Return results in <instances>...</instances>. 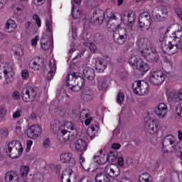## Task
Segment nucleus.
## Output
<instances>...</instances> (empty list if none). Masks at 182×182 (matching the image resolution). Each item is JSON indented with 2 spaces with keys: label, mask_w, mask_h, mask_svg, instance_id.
I'll return each instance as SVG.
<instances>
[{
  "label": "nucleus",
  "mask_w": 182,
  "mask_h": 182,
  "mask_svg": "<svg viewBox=\"0 0 182 182\" xmlns=\"http://www.w3.org/2000/svg\"><path fill=\"white\" fill-rule=\"evenodd\" d=\"M67 127L70 129L71 131H68L66 129L59 130L57 134V139L60 143H68V141H73L77 136V128L76 125L73 124L72 122H68L66 124Z\"/></svg>",
  "instance_id": "1"
},
{
  "label": "nucleus",
  "mask_w": 182,
  "mask_h": 182,
  "mask_svg": "<svg viewBox=\"0 0 182 182\" xmlns=\"http://www.w3.org/2000/svg\"><path fill=\"white\" fill-rule=\"evenodd\" d=\"M22 153H23V148L18 140H14L8 144L6 154L11 159H19Z\"/></svg>",
  "instance_id": "2"
},
{
  "label": "nucleus",
  "mask_w": 182,
  "mask_h": 182,
  "mask_svg": "<svg viewBox=\"0 0 182 182\" xmlns=\"http://www.w3.org/2000/svg\"><path fill=\"white\" fill-rule=\"evenodd\" d=\"M163 150L166 153H168V150H175L180 153V159H182L181 147L178 144H176V138L173 135H168L162 140Z\"/></svg>",
  "instance_id": "3"
},
{
  "label": "nucleus",
  "mask_w": 182,
  "mask_h": 182,
  "mask_svg": "<svg viewBox=\"0 0 182 182\" xmlns=\"http://www.w3.org/2000/svg\"><path fill=\"white\" fill-rule=\"evenodd\" d=\"M46 32L48 35L44 33L41 38V45L43 50H48L50 48V40L53 41V33L52 31V24L49 20L46 21Z\"/></svg>",
  "instance_id": "4"
},
{
  "label": "nucleus",
  "mask_w": 182,
  "mask_h": 182,
  "mask_svg": "<svg viewBox=\"0 0 182 182\" xmlns=\"http://www.w3.org/2000/svg\"><path fill=\"white\" fill-rule=\"evenodd\" d=\"M129 63L132 66L133 69H136L138 72L146 73L150 69L149 64L143 62V60L140 58H137L136 55H133L129 58Z\"/></svg>",
  "instance_id": "5"
},
{
  "label": "nucleus",
  "mask_w": 182,
  "mask_h": 182,
  "mask_svg": "<svg viewBox=\"0 0 182 182\" xmlns=\"http://www.w3.org/2000/svg\"><path fill=\"white\" fill-rule=\"evenodd\" d=\"M132 89L135 95L139 96H146L149 93V83L146 81L137 80L132 85Z\"/></svg>",
  "instance_id": "6"
},
{
  "label": "nucleus",
  "mask_w": 182,
  "mask_h": 182,
  "mask_svg": "<svg viewBox=\"0 0 182 182\" xmlns=\"http://www.w3.org/2000/svg\"><path fill=\"white\" fill-rule=\"evenodd\" d=\"M139 26L143 32H147L151 26V16L149 12L141 13L138 18Z\"/></svg>",
  "instance_id": "7"
},
{
  "label": "nucleus",
  "mask_w": 182,
  "mask_h": 182,
  "mask_svg": "<svg viewBox=\"0 0 182 182\" xmlns=\"http://www.w3.org/2000/svg\"><path fill=\"white\" fill-rule=\"evenodd\" d=\"M178 45L176 44L175 41H167L164 39L161 41L162 52L166 55H174L177 53V48Z\"/></svg>",
  "instance_id": "8"
},
{
  "label": "nucleus",
  "mask_w": 182,
  "mask_h": 182,
  "mask_svg": "<svg viewBox=\"0 0 182 182\" xmlns=\"http://www.w3.org/2000/svg\"><path fill=\"white\" fill-rule=\"evenodd\" d=\"M38 91L31 86L23 88L21 91V97L23 102H31L36 99Z\"/></svg>",
  "instance_id": "9"
},
{
  "label": "nucleus",
  "mask_w": 182,
  "mask_h": 182,
  "mask_svg": "<svg viewBox=\"0 0 182 182\" xmlns=\"http://www.w3.org/2000/svg\"><path fill=\"white\" fill-rule=\"evenodd\" d=\"M141 55L150 63H159V60H160V56L157 53V50L153 48L143 51Z\"/></svg>",
  "instance_id": "10"
},
{
  "label": "nucleus",
  "mask_w": 182,
  "mask_h": 182,
  "mask_svg": "<svg viewBox=\"0 0 182 182\" xmlns=\"http://www.w3.org/2000/svg\"><path fill=\"white\" fill-rule=\"evenodd\" d=\"M166 80V75L160 70L154 71L149 75V82L151 85L159 86Z\"/></svg>",
  "instance_id": "11"
},
{
  "label": "nucleus",
  "mask_w": 182,
  "mask_h": 182,
  "mask_svg": "<svg viewBox=\"0 0 182 182\" xmlns=\"http://www.w3.org/2000/svg\"><path fill=\"white\" fill-rule=\"evenodd\" d=\"M114 41L117 45H124L127 39V31L126 28H119L117 33H114Z\"/></svg>",
  "instance_id": "12"
},
{
  "label": "nucleus",
  "mask_w": 182,
  "mask_h": 182,
  "mask_svg": "<svg viewBox=\"0 0 182 182\" xmlns=\"http://www.w3.org/2000/svg\"><path fill=\"white\" fill-rule=\"evenodd\" d=\"M136 43L141 54L143 53V52H146V50H150L153 48V43H151V41H150L149 38H139Z\"/></svg>",
  "instance_id": "13"
},
{
  "label": "nucleus",
  "mask_w": 182,
  "mask_h": 182,
  "mask_svg": "<svg viewBox=\"0 0 182 182\" xmlns=\"http://www.w3.org/2000/svg\"><path fill=\"white\" fill-rule=\"evenodd\" d=\"M144 129L149 134H155L160 130V125L157 121L149 119L145 122Z\"/></svg>",
  "instance_id": "14"
},
{
  "label": "nucleus",
  "mask_w": 182,
  "mask_h": 182,
  "mask_svg": "<svg viewBox=\"0 0 182 182\" xmlns=\"http://www.w3.org/2000/svg\"><path fill=\"white\" fill-rule=\"evenodd\" d=\"M104 19L105 11L101 9L95 10L91 16V22L96 26L102 25L103 23Z\"/></svg>",
  "instance_id": "15"
},
{
  "label": "nucleus",
  "mask_w": 182,
  "mask_h": 182,
  "mask_svg": "<svg viewBox=\"0 0 182 182\" xmlns=\"http://www.w3.org/2000/svg\"><path fill=\"white\" fill-rule=\"evenodd\" d=\"M42 134V127L38 124L32 125L28 130L27 136L30 139H38Z\"/></svg>",
  "instance_id": "16"
},
{
  "label": "nucleus",
  "mask_w": 182,
  "mask_h": 182,
  "mask_svg": "<svg viewBox=\"0 0 182 182\" xmlns=\"http://www.w3.org/2000/svg\"><path fill=\"white\" fill-rule=\"evenodd\" d=\"M117 19V17L116 16V15L113 14L111 16L107 24L108 29L109 31H112V32H114V33H117V31H119V29H124V28H122L120 26V24L116 23Z\"/></svg>",
  "instance_id": "17"
},
{
  "label": "nucleus",
  "mask_w": 182,
  "mask_h": 182,
  "mask_svg": "<svg viewBox=\"0 0 182 182\" xmlns=\"http://www.w3.org/2000/svg\"><path fill=\"white\" fill-rule=\"evenodd\" d=\"M168 112V111L167 110V105L163 102L159 104L154 111V113L159 119H164V117L167 116Z\"/></svg>",
  "instance_id": "18"
},
{
  "label": "nucleus",
  "mask_w": 182,
  "mask_h": 182,
  "mask_svg": "<svg viewBox=\"0 0 182 182\" xmlns=\"http://www.w3.org/2000/svg\"><path fill=\"white\" fill-rule=\"evenodd\" d=\"M60 161L62 163H68L70 167L76 164V161L73 159V155L71 153H64L61 154L60 156Z\"/></svg>",
  "instance_id": "19"
},
{
  "label": "nucleus",
  "mask_w": 182,
  "mask_h": 182,
  "mask_svg": "<svg viewBox=\"0 0 182 182\" xmlns=\"http://www.w3.org/2000/svg\"><path fill=\"white\" fill-rule=\"evenodd\" d=\"M62 182H73V170L70 168H65L61 176Z\"/></svg>",
  "instance_id": "20"
},
{
  "label": "nucleus",
  "mask_w": 182,
  "mask_h": 182,
  "mask_svg": "<svg viewBox=\"0 0 182 182\" xmlns=\"http://www.w3.org/2000/svg\"><path fill=\"white\" fill-rule=\"evenodd\" d=\"M106 68H107V60L103 58H98L95 64L96 70L102 73L106 70Z\"/></svg>",
  "instance_id": "21"
},
{
  "label": "nucleus",
  "mask_w": 182,
  "mask_h": 182,
  "mask_svg": "<svg viewBox=\"0 0 182 182\" xmlns=\"http://www.w3.org/2000/svg\"><path fill=\"white\" fill-rule=\"evenodd\" d=\"M19 176L15 171H9L5 175L6 182H19Z\"/></svg>",
  "instance_id": "22"
},
{
  "label": "nucleus",
  "mask_w": 182,
  "mask_h": 182,
  "mask_svg": "<svg viewBox=\"0 0 182 182\" xmlns=\"http://www.w3.org/2000/svg\"><path fill=\"white\" fill-rule=\"evenodd\" d=\"M89 114H90V111H89V109H82L80 114V120L81 122L85 120V126H89L90 124V122L92 120V117H89Z\"/></svg>",
  "instance_id": "23"
},
{
  "label": "nucleus",
  "mask_w": 182,
  "mask_h": 182,
  "mask_svg": "<svg viewBox=\"0 0 182 182\" xmlns=\"http://www.w3.org/2000/svg\"><path fill=\"white\" fill-rule=\"evenodd\" d=\"M116 170H117V166L114 164H109L105 168V173H107V176H109V177H117L118 174L116 173Z\"/></svg>",
  "instance_id": "24"
},
{
  "label": "nucleus",
  "mask_w": 182,
  "mask_h": 182,
  "mask_svg": "<svg viewBox=\"0 0 182 182\" xmlns=\"http://www.w3.org/2000/svg\"><path fill=\"white\" fill-rule=\"evenodd\" d=\"M132 14L130 12H127L123 15L122 19H123L124 22L128 25V26H133V23H134V16H132Z\"/></svg>",
  "instance_id": "25"
},
{
  "label": "nucleus",
  "mask_w": 182,
  "mask_h": 182,
  "mask_svg": "<svg viewBox=\"0 0 182 182\" xmlns=\"http://www.w3.org/2000/svg\"><path fill=\"white\" fill-rule=\"evenodd\" d=\"M44 64L43 59L42 58H38L36 59L32 63H30L29 67L31 69H33V70H39L41 68H43Z\"/></svg>",
  "instance_id": "26"
},
{
  "label": "nucleus",
  "mask_w": 182,
  "mask_h": 182,
  "mask_svg": "<svg viewBox=\"0 0 182 182\" xmlns=\"http://www.w3.org/2000/svg\"><path fill=\"white\" fill-rule=\"evenodd\" d=\"M83 75L88 80H95V70L90 67H86L83 70Z\"/></svg>",
  "instance_id": "27"
},
{
  "label": "nucleus",
  "mask_w": 182,
  "mask_h": 182,
  "mask_svg": "<svg viewBox=\"0 0 182 182\" xmlns=\"http://www.w3.org/2000/svg\"><path fill=\"white\" fill-rule=\"evenodd\" d=\"M66 86L70 89L73 86L76 85V73H73V74H68L67 75V81H66Z\"/></svg>",
  "instance_id": "28"
},
{
  "label": "nucleus",
  "mask_w": 182,
  "mask_h": 182,
  "mask_svg": "<svg viewBox=\"0 0 182 182\" xmlns=\"http://www.w3.org/2000/svg\"><path fill=\"white\" fill-rule=\"evenodd\" d=\"M87 144L82 139H79L75 142V149L77 151H86Z\"/></svg>",
  "instance_id": "29"
},
{
  "label": "nucleus",
  "mask_w": 182,
  "mask_h": 182,
  "mask_svg": "<svg viewBox=\"0 0 182 182\" xmlns=\"http://www.w3.org/2000/svg\"><path fill=\"white\" fill-rule=\"evenodd\" d=\"M96 182H110V176L105 172L99 173L95 176Z\"/></svg>",
  "instance_id": "30"
},
{
  "label": "nucleus",
  "mask_w": 182,
  "mask_h": 182,
  "mask_svg": "<svg viewBox=\"0 0 182 182\" xmlns=\"http://www.w3.org/2000/svg\"><path fill=\"white\" fill-rule=\"evenodd\" d=\"M5 29L9 33L15 32V29H16V23L12 19H9L5 25Z\"/></svg>",
  "instance_id": "31"
},
{
  "label": "nucleus",
  "mask_w": 182,
  "mask_h": 182,
  "mask_svg": "<svg viewBox=\"0 0 182 182\" xmlns=\"http://www.w3.org/2000/svg\"><path fill=\"white\" fill-rule=\"evenodd\" d=\"M171 99L173 102H181L182 100V90L177 92V91H172L169 95Z\"/></svg>",
  "instance_id": "32"
},
{
  "label": "nucleus",
  "mask_w": 182,
  "mask_h": 182,
  "mask_svg": "<svg viewBox=\"0 0 182 182\" xmlns=\"http://www.w3.org/2000/svg\"><path fill=\"white\" fill-rule=\"evenodd\" d=\"M105 157L107 159V162L114 163V161L117 160V157H119V154L117 151H110L109 154H105Z\"/></svg>",
  "instance_id": "33"
},
{
  "label": "nucleus",
  "mask_w": 182,
  "mask_h": 182,
  "mask_svg": "<svg viewBox=\"0 0 182 182\" xmlns=\"http://www.w3.org/2000/svg\"><path fill=\"white\" fill-rule=\"evenodd\" d=\"M95 163L97 164H106L107 163V159L106 158V154L100 155V156H93Z\"/></svg>",
  "instance_id": "34"
},
{
  "label": "nucleus",
  "mask_w": 182,
  "mask_h": 182,
  "mask_svg": "<svg viewBox=\"0 0 182 182\" xmlns=\"http://www.w3.org/2000/svg\"><path fill=\"white\" fill-rule=\"evenodd\" d=\"M12 72H14V68L11 64H4L3 67V73L4 76H10L12 77Z\"/></svg>",
  "instance_id": "35"
},
{
  "label": "nucleus",
  "mask_w": 182,
  "mask_h": 182,
  "mask_svg": "<svg viewBox=\"0 0 182 182\" xmlns=\"http://www.w3.org/2000/svg\"><path fill=\"white\" fill-rule=\"evenodd\" d=\"M98 130L99 127L97 126L91 125V127L87 129V134L90 139H93V137H95Z\"/></svg>",
  "instance_id": "36"
},
{
  "label": "nucleus",
  "mask_w": 182,
  "mask_h": 182,
  "mask_svg": "<svg viewBox=\"0 0 182 182\" xmlns=\"http://www.w3.org/2000/svg\"><path fill=\"white\" fill-rule=\"evenodd\" d=\"M75 78L76 85L83 89V86H85V78L79 75L77 73H75Z\"/></svg>",
  "instance_id": "37"
},
{
  "label": "nucleus",
  "mask_w": 182,
  "mask_h": 182,
  "mask_svg": "<svg viewBox=\"0 0 182 182\" xmlns=\"http://www.w3.org/2000/svg\"><path fill=\"white\" fill-rule=\"evenodd\" d=\"M8 136H9V129L6 127H3L0 129V138L2 140H5V139H8Z\"/></svg>",
  "instance_id": "38"
},
{
  "label": "nucleus",
  "mask_w": 182,
  "mask_h": 182,
  "mask_svg": "<svg viewBox=\"0 0 182 182\" xmlns=\"http://www.w3.org/2000/svg\"><path fill=\"white\" fill-rule=\"evenodd\" d=\"M83 43L85 46L90 49L92 53H96V52H97V47H96V45H95V43L87 41H85Z\"/></svg>",
  "instance_id": "39"
},
{
  "label": "nucleus",
  "mask_w": 182,
  "mask_h": 182,
  "mask_svg": "<svg viewBox=\"0 0 182 182\" xmlns=\"http://www.w3.org/2000/svg\"><path fill=\"white\" fill-rule=\"evenodd\" d=\"M174 38H175V40H173V41H175V43H180V42H182V31L178 30L177 31H175Z\"/></svg>",
  "instance_id": "40"
},
{
  "label": "nucleus",
  "mask_w": 182,
  "mask_h": 182,
  "mask_svg": "<svg viewBox=\"0 0 182 182\" xmlns=\"http://www.w3.org/2000/svg\"><path fill=\"white\" fill-rule=\"evenodd\" d=\"M92 39L96 43H103V35L100 33H95L93 35Z\"/></svg>",
  "instance_id": "41"
},
{
  "label": "nucleus",
  "mask_w": 182,
  "mask_h": 182,
  "mask_svg": "<svg viewBox=\"0 0 182 182\" xmlns=\"http://www.w3.org/2000/svg\"><path fill=\"white\" fill-rule=\"evenodd\" d=\"M139 182H150V174L148 173H142L139 177Z\"/></svg>",
  "instance_id": "42"
},
{
  "label": "nucleus",
  "mask_w": 182,
  "mask_h": 182,
  "mask_svg": "<svg viewBox=\"0 0 182 182\" xmlns=\"http://www.w3.org/2000/svg\"><path fill=\"white\" fill-rule=\"evenodd\" d=\"M50 70L48 72V74L46 77V80L50 82V80H52L53 79V76H55V71L56 70V67H50Z\"/></svg>",
  "instance_id": "43"
},
{
  "label": "nucleus",
  "mask_w": 182,
  "mask_h": 182,
  "mask_svg": "<svg viewBox=\"0 0 182 182\" xmlns=\"http://www.w3.org/2000/svg\"><path fill=\"white\" fill-rule=\"evenodd\" d=\"M29 173V166H23L21 168L20 176L21 177H26Z\"/></svg>",
  "instance_id": "44"
},
{
  "label": "nucleus",
  "mask_w": 182,
  "mask_h": 182,
  "mask_svg": "<svg viewBox=\"0 0 182 182\" xmlns=\"http://www.w3.org/2000/svg\"><path fill=\"white\" fill-rule=\"evenodd\" d=\"M16 56H23V48L18 45L17 48L13 50Z\"/></svg>",
  "instance_id": "45"
},
{
  "label": "nucleus",
  "mask_w": 182,
  "mask_h": 182,
  "mask_svg": "<svg viewBox=\"0 0 182 182\" xmlns=\"http://www.w3.org/2000/svg\"><path fill=\"white\" fill-rule=\"evenodd\" d=\"M43 176L42 173H37L34 174L33 178V182H43Z\"/></svg>",
  "instance_id": "46"
},
{
  "label": "nucleus",
  "mask_w": 182,
  "mask_h": 182,
  "mask_svg": "<svg viewBox=\"0 0 182 182\" xmlns=\"http://www.w3.org/2000/svg\"><path fill=\"white\" fill-rule=\"evenodd\" d=\"M154 19L158 22H163V21H166V19H167V17L163 14H160V13H156L154 16Z\"/></svg>",
  "instance_id": "47"
},
{
  "label": "nucleus",
  "mask_w": 182,
  "mask_h": 182,
  "mask_svg": "<svg viewBox=\"0 0 182 182\" xmlns=\"http://www.w3.org/2000/svg\"><path fill=\"white\" fill-rule=\"evenodd\" d=\"M158 14H159V15H163L164 16H168V14L167 12V9L164 6H160L158 9Z\"/></svg>",
  "instance_id": "48"
},
{
  "label": "nucleus",
  "mask_w": 182,
  "mask_h": 182,
  "mask_svg": "<svg viewBox=\"0 0 182 182\" xmlns=\"http://www.w3.org/2000/svg\"><path fill=\"white\" fill-rule=\"evenodd\" d=\"M123 102H124V94L119 92L117 97V103H118V105H122Z\"/></svg>",
  "instance_id": "49"
},
{
  "label": "nucleus",
  "mask_w": 182,
  "mask_h": 182,
  "mask_svg": "<svg viewBox=\"0 0 182 182\" xmlns=\"http://www.w3.org/2000/svg\"><path fill=\"white\" fill-rule=\"evenodd\" d=\"M7 113L8 111L6 110V108L0 106V119H5Z\"/></svg>",
  "instance_id": "50"
},
{
  "label": "nucleus",
  "mask_w": 182,
  "mask_h": 182,
  "mask_svg": "<svg viewBox=\"0 0 182 182\" xmlns=\"http://www.w3.org/2000/svg\"><path fill=\"white\" fill-rule=\"evenodd\" d=\"M109 86L107 84L102 82H98V89L99 90H101L102 92H105Z\"/></svg>",
  "instance_id": "51"
},
{
  "label": "nucleus",
  "mask_w": 182,
  "mask_h": 182,
  "mask_svg": "<svg viewBox=\"0 0 182 182\" xmlns=\"http://www.w3.org/2000/svg\"><path fill=\"white\" fill-rule=\"evenodd\" d=\"M176 112L178 116L182 117V102L179 103L176 107Z\"/></svg>",
  "instance_id": "52"
},
{
  "label": "nucleus",
  "mask_w": 182,
  "mask_h": 182,
  "mask_svg": "<svg viewBox=\"0 0 182 182\" xmlns=\"http://www.w3.org/2000/svg\"><path fill=\"white\" fill-rule=\"evenodd\" d=\"M33 19L36 21V23H37V26L38 28H41V18H39V16L38 14H34L33 16Z\"/></svg>",
  "instance_id": "53"
},
{
  "label": "nucleus",
  "mask_w": 182,
  "mask_h": 182,
  "mask_svg": "<svg viewBox=\"0 0 182 182\" xmlns=\"http://www.w3.org/2000/svg\"><path fill=\"white\" fill-rule=\"evenodd\" d=\"M12 97L14 99V100H19V99H21V94L18 92V90H15L12 93Z\"/></svg>",
  "instance_id": "54"
},
{
  "label": "nucleus",
  "mask_w": 182,
  "mask_h": 182,
  "mask_svg": "<svg viewBox=\"0 0 182 182\" xmlns=\"http://www.w3.org/2000/svg\"><path fill=\"white\" fill-rule=\"evenodd\" d=\"M70 89L73 92H80V90H82V87H80L79 85L75 84V85H73V87H70Z\"/></svg>",
  "instance_id": "55"
},
{
  "label": "nucleus",
  "mask_w": 182,
  "mask_h": 182,
  "mask_svg": "<svg viewBox=\"0 0 182 182\" xmlns=\"http://www.w3.org/2000/svg\"><path fill=\"white\" fill-rule=\"evenodd\" d=\"M32 144H33V141H32L31 140H28L26 142V153H29V151L31 150V147L32 146Z\"/></svg>",
  "instance_id": "56"
},
{
  "label": "nucleus",
  "mask_w": 182,
  "mask_h": 182,
  "mask_svg": "<svg viewBox=\"0 0 182 182\" xmlns=\"http://www.w3.org/2000/svg\"><path fill=\"white\" fill-rule=\"evenodd\" d=\"M43 146L45 149H48V147L50 146V139H49V138L46 139L43 143Z\"/></svg>",
  "instance_id": "57"
},
{
  "label": "nucleus",
  "mask_w": 182,
  "mask_h": 182,
  "mask_svg": "<svg viewBox=\"0 0 182 182\" xmlns=\"http://www.w3.org/2000/svg\"><path fill=\"white\" fill-rule=\"evenodd\" d=\"M102 82L105 83L107 86H109V84L110 83V77L109 75L104 77Z\"/></svg>",
  "instance_id": "58"
},
{
  "label": "nucleus",
  "mask_w": 182,
  "mask_h": 182,
  "mask_svg": "<svg viewBox=\"0 0 182 182\" xmlns=\"http://www.w3.org/2000/svg\"><path fill=\"white\" fill-rule=\"evenodd\" d=\"M22 114V110H17L15 113L13 114V119H18V117H21V114Z\"/></svg>",
  "instance_id": "59"
},
{
  "label": "nucleus",
  "mask_w": 182,
  "mask_h": 182,
  "mask_svg": "<svg viewBox=\"0 0 182 182\" xmlns=\"http://www.w3.org/2000/svg\"><path fill=\"white\" fill-rule=\"evenodd\" d=\"M38 41H39V36H36L33 39L31 40L32 46H36V45H38Z\"/></svg>",
  "instance_id": "60"
},
{
  "label": "nucleus",
  "mask_w": 182,
  "mask_h": 182,
  "mask_svg": "<svg viewBox=\"0 0 182 182\" xmlns=\"http://www.w3.org/2000/svg\"><path fill=\"white\" fill-rule=\"evenodd\" d=\"M21 76L23 79H28L29 77V73H28V70H24L21 73Z\"/></svg>",
  "instance_id": "61"
},
{
  "label": "nucleus",
  "mask_w": 182,
  "mask_h": 182,
  "mask_svg": "<svg viewBox=\"0 0 182 182\" xmlns=\"http://www.w3.org/2000/svg\"><path fill=\"white\" fill-rule=\"evenodd\" d=\"M122 147V145L119 143H114L112 144V149L113 150H119Z\"/></svg>",
  "instance_id": "62"
},
{
  "label": "nucleus",
  "mask_w": 182,
  "mask_h": 182,
  "mask_svg": "<svg viewBox=\"0 0 182 182\" xmlns=\"http://www.w3.org/2000/svg\"><path fill=\"white\" fill-rule=\"evenodd\" d=\"M55 113L60 116V117H63V116H65V112L62 110V109H58Z\"/></svg>",
  "instance_id": "63"
},
{
  "label": "nucleus",
  "mask_w": 182,
  "mask_h": 182,
  "mask_svg": "<svg viewBox=\"0 0 182 182\" xmlns=\"http://www.w3.org/2000/svg\"><path fill=\"white\" fill-rule=\"evenodd\" d=\"M175 12L176 14L178 15V18H180V19H181L182 18V11H181V9H175Z\"/></svg>",
  "instance_id": "64"
}]
</instances>
